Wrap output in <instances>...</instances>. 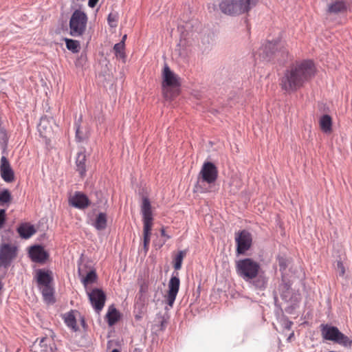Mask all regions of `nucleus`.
I'll return each instance as SVG.
<instances>
[{"label":"nucleus","instance_id":"nucleus-19","mask_svg":"<svg viewBox=\"0 0 352 352\" xmlns=\"http://www.w3.org/2000/svg\"><path fill=\"white\" fill-rule=\"evenodd\" d=\"M34 226L29 223H21L17 228V232L22 239H28L36 233Z\"/></svg>","mask_w":352,"mask_h":352},{"label":"nucleus","instance_id":"nucleus-36","mask_svg":"<svg viewBox=\"0 0 352 352\" xmlns=\"http://www.w3.org/2000/svg\"><path fill=\"white\" fill-rule=\"evenodd\" d=\"M6 221V210H0V229L3 228Z\"/></svg>","mask_w":352,"mask_h":352},{"label":"nucleus","instance_id":"nucleus-4","mask_svg":"<svg viewBox=\"0 0 352 352\" xmlns=\"http://www.w3.org/2000/svg\"><path fill=\"white\" fill-rule=\"evenodd\" d=\"M320 327L323 339L332 341L346 348L351 347L352 340L340 331L336 327L322 324Z\"/></svg>","mask_w":352,"mask_h":352},{"label":"nucleus","instance_id":"nucleus-2","mask_svg":"<svg viewBox=\"0 0 352 352\" xmlns=\"http://www.w3.org/2000/svg\"><path fill=\"white\" fill-rule=\"evenodd\" d=\"M260 270V264L250 258L240 259L236 263L237 274L247 282L255 279Z\"/></svg>","mask_w":352,"mask_h":352},{"label":"nucleus","instance_id":"nucleus-3","mask_svg":"<svg viewBox=\"0 0 352 352\" xmlns=\"http://www.w3.org/2000/svg\"><path fill=\"white\" fill-rule=\"evenodd\" d=\"M141 212L143 217L144 248L146 251L148 249L151 230L153 227V213L149 199L144 197L142 198Z\"/></svg>","mask_w":352,"mask_h":352},{"label":"nucleus","instance_id":"nucleus-45","mask_svg":"<svg viewBox=\"0 0 352 352\" xmlns=\"http://www.w3.org/2000/svg\"><path fill=\"white\" fill-rule=\"evenodd\" d=\"M79 135H80V133H78V138H79V139H80V140L81 139L80 138Z\"/></svg>","mask_w":352,"mask_h":352},{"label":"nucleus","instance_id":"nucleus-16","mask_svg":"<svg viewBox=\"0 0 352 352\" xmlns=\"http://www.w3.org/2000/svg\"><path fill=\"white\" fill-rule=\"evenodd\" d=\"M29 256L32 261L43 263L47 259L49 255L44 248L41 245H34L30 248Z\"/></svg>","mask_w":352,"mask_h":352},{"label":"nucleus","instance_id":"nucleus-43","mask_svg":"<svg viewBox=\"0 0 352 352\" xmlns=\"http://www.w3.org/2000/svg\"><path fill=\"white\" fill-rule=\"evenodd\" d=\"M126 38V35H124V36H123V38H122V41H123V42L124 43V41H125Z\"/></svg>","mask_w":352,"mask_h":352},{"label":"nucleus","instance_id":"nucleus-28","mask_svg":"<svg viewBox=\"0 0 352 352\" xmlns=\"http://www.w3.org/2000/svg\"><path fill=\"white\" fill-rule=\"evenodd\" d=\"M65 324L70 327L72 329L76 331L77 324L76 317L73 311L69 312L65 315L64 317Z\"/></svg>","mask_w":352,"mask_h":352},{"label":"nucleus","instance_id":"nucleus-15","mask_svg":"<svg viewBox=\"0 0 352 352\" xmlns=\"http://www.w3.org/2000/svg\"><path fill=\"white\" fill-rule=\"evenodd\" d=\"M69 205L78 209H85L89 207L91 202L86 195L80 192H76L69 199Z\"/></svg>","mask_w":352,"mask_h":352},{"label":"nucleus","instance_id":"nucleus-29","mask_svg":"<svg viewBox=\"0 0 352 352\" xmlns=\"http://www.w3.org/2000/svg\"><path fill=\"white\" fill-rule=\"evenodd\" d=\"M186 255V251L181 250L178 252L177 255L175 256L173 259V267L175 270H179L182 268V262Z\"/></svg>","mask_w":352,"mask_h":352},{"label":"nucleus","instance_id":"nucleus-31","mask_svg":"<svg viewBox=\"0 0 352 352\" xmlns=\"http://www.w3.org/2000/svg\"><path fill=\"white\" fill-rule=\"evenodd\" d=\"M113 50L116 57L120 58H124V43L123 41L116 43L113 47Z\"/></svg>","mask_w":352,"mask_h":352},{"label":"nucleus","instance_id":"nucleus-27","mask_svg":"<svg viewBox=\"0 0 352 352\" xmlns=\"http://www.w3.org/2000/svg\"><path fill=\"white\" fill-rule=\"evenodd\" d=\"M94 226L98 230H104L107 226L106 214L103 212L99 213L96 219Z\"/></svg>","mask_w":352,"mask_h":352},{"label":"nucleus","instance_id":"nucleus-14","mask_svg":"<svg viewBox=\"0 0 352 352\" xmlns=\"http://www.w3.org/2000/svg\"><path fill=\"white\" fill-rule=\"evenodd\" d=\"M221 11L228 15H240L238 0H221L219 3Z\"/></svg>","mask_w":352,"mask_h":352},{"label":"nucleus","instance_id":"nucleus-11","mask_svg":"<svg viewBox=\"0 0 352 352\" xmlns=\"http://www.w3.org/2000/svg\"><path fill=\"white\" fill-rule=\"evenodd\" d=\"M87 294L93 308L99 313L104 306L106 294L101 289L98 288L87 291Z\"/></svg>","mask_w":352,"mask_h":352},{"label":"nucleus","instance_id":"nucleus-10","mask_svg":"<svg viewBox=\"0 0 352 352\" xmlns=\"http://www.w3.org/2000/svg\"><path fill=\"white\" fill-rule=\"evenodd\" d=\"M235 241L236 243L237 254H243L250 248L252 238L251 234L248 231L243 230L236 233Z\"/></svg>","mask_w":352,"mask_h":352},{"label":"nucleus","instance_id":"nucleus-40","mask_svg":"<svg viewBox=\"0 0 352 352\" xmlns=\"http://www.w3.org/2000/svg\"><path fill=\"white\" fill-rule=\"evenodd\" d=\"M161 234H162V236H165V237H166L167 239H170V236H168V235H167V234H166V232H165V230H164V228H162V229L161 230Z\"/></svg>","mask_w":352,"mask_h":352},{"label":"nucleus","instance_id":"nucleus-20","mask_svg":"<svg viewBox=\"0 0 352 352\" xmlns=\"http://www.w3.org/2000/svg\"><path fill=\"white\" fill-rule=\"evenodd\" d=\"M36 280L38 287L50 285L52 281L51 272L43 270H38L36 272Z\"/></svg>","mask_w":352,"mask_h":352},{"label":"nucleus","instance_id":"nucleus-34","mask_svg":"<svg viewBox=\"0 0 352 352\" xmlns=\"http://www.w3.org/2000/svg\"><path fill=\"white\" fill-rule=\"evenodd\" d=\"M108 23L111 27H116L118 21V15L116 14L110 13L108 16Z\"/></svg>","mask_w":352,"mask_h":352},{"label":"nucleus","instance_id":"nucleus-12","mask_svg":"<svg viewBox=\"0 0 352 352\" xmlns=\"http://www.w3.org/2000/svg\"><path fill=\"white\" fill-rule=\"evenodd\" d=\"M199 174L204 182L212 184L217 179L218 170L213 163L208 162L204 164Z\"/></svg>","mask_w":352,"mask_h":352},{"label":"nucleus","instance_id":"nucleus-25","mask_svg":"<svg viewBox=\"0 0 352 352\" xmlns=\"http://www.w3.org/2000/svg\"><path fill=\"white\" fill-rule=\"evenodd\" d=\"M44 300L47 302L54 301V289L51 285L39 287Z\"/></svg>","mask_w":352,"mask_h":352},{"label":"nucleus","instance_id":"nucleus-8","mask_svg":"<svg viewBox=\"0 0 352 352\" xmlns=\"http://www.w3.org/2000/svg\"><path fill=\"white\" fill-rule=\"evenodd\" d=\"M283 48H284V43L280 41H268L259 48L256 56H258L262 60L269 61L273 55L278 53V50Z\"/></svg>","mask_w":352,"mask_h":352},{"label":"nucleus","instance_id":"nucleus-18","mask_svg":"<svg viewBox=\"0 0 352 352\" xmlns=\"http://www.w3.org/2000/svg\"><path fill=\"white\" fill-rule=\"evenodd\" d=\"M86 160L87 156L85 155V151L81 150L78 152L76 158V170L82 177H84L86 174Z\"/></svg>","mask_w":352,"mask_h":352},{"label":"nucleus","instance_id":"nucleus-26","mask_svg":"<svg viewBox=\"0 0 352 352\" xmlns=\"http://www.w3.org/2000/svg\"><path fill=\"white\" fill-rule=\"evenodd\" d=\"M346 10L345 3L344 1H338L329 6L328 12L329 13L337 14L343 12Z\"/></svg>","mask_w":352,"mask_h":352},{"label":"nucleus","instance_id":"nucleus-38","mask_svg":"<svg viewBox=\"0 0 352 352\" xmlns=\"http://www.w3.org/2000/svg\"><path fill=\"white\" fill-rule=\"evenodd\" d=\"M7 133L3 128H0V140L6 142L7 141Z\"/></svg>","mask_w":352,"mask_h":352},{"label":"nucleus","instance_id":"nucleus-33","mask_svg":"<svg viewBox=\"0 0 352 352\" xmlns=\"http://www.w3.org/2000/svg\"><path fill=\"white\" fill-rule=\"evenodd\" d=\"M47 119L45 118H42L41 120V122L38 124V131H40L41 133H43V135L44 136H46L47 133Z\"/></svg>","mask_w":352,"mask_h":352},{"label":"nucleus","instance_id":"nucleus-21","mask_svg":"<svg viewBox=\"0 0 352 352\" xmlns=\"http://www.w3.org/2000/svg\"><path fill=\"white\" fill-rule=\"evenodd\" d=\"M106 318L108 324L109 326H113L120 320V314L113 306H111L109 308Z\"/></svg>","mask_w":352,"mask_h":352},{"label":"nucleus","instance_id":"nucleus-5","mask_svg":"<svg viewBox=\"0 0 352 352\" xmlns=\"http://www.w3.org/2000/svg\"><path fill=\"white\" fill-rule=\"evenodd\" d=\"M162 87L165 96L173 97L177 94V93L169 94V89H177L180 87V78L172 72L170 67L165 65L162 72Z\"/></svg>","mask_w":352,"mask_h":352},{"label":"nucleus","instance_id":"nucleus-35","mask_svg":"<svg viewBox=\"0 0 352 352\" xmlns=\"http://www.w3.org/2000/svg\"><path fill=\"white\" fill-rule=\"evenodd\" d=\"M336 270L338 272L339 276H344L345 274V267L341 261L336 262Z\"/></svg>","mask_w":352,"mask_h":352},{"label":"nucleus","instance_id":"nucleus-7","mask_svg":"<svg viewBox=\"0 0 352 352\" xmlns=\"http://www.w3.org/2000/svg\"><path fill=\"white\" fill-rule=\"evenodd\" d=\"M18 247L14 243H3L0 245V267L7 270L17 258Z\"/></svg>","mask_w":352,"mask_h":352},{"label":"nucleus","instance_id":"nucleus-32","mask_svg":"<svg viewBox=\"0 0 352 352\" xmlns=\"http://www.w3.org/2000/svg\"><path fill=\"white\" fill-rule=\"evenodd\" d=\"M97 279V275L95 271H90L87 276L83 278L82 283L86 287L88 284L94 283Z\"/></svg>","mask_w":352,"mask_h":352},{"label":"nucleus","instance_id":"nucleus-37","mask_svg":"<svg viewBox=\"0 0 352 352\" xmlns=\"http://www.w3.org/2000/svg\"><path fill=\"white\" fill-rule=\"evenodd\" d=\"M148 283L147 281L143 280L140 283V293L146 294L148 292Z\"/></svg>","mask_w":352,"mask_h":352},{"label":"nucleus","instance_id":"nucleus-1","mask_svg":"<svg viewBox=\"0 0 352 352\" xmlns=\"http://www.w3.org/2000/svg\"><path fill=\"white\" fill-rule=\"evenodd\" d=\"M316 72L315 65L311 60L296 62L285 71L280 78L279 85L286 93L295 92L309 81Z\"/></svg>","mask_w":352,"mask_h":352},{"label":"nucleus","instance_id":"nucleus-6","mask_svg":"<svg viewBox=\"0 0 352 352\" xmlns=\"http://www.w3.org/2000/svg\"><path fill=\"white\" fill-rule=\"evenodd\" d=\"M87 17L85 13L80 10H75L69 20L70 35L72 36H82L86 29Z\"/></svg>","mask_w":352,"mask_h":352},{"label":"nucleus","instance_id":"nucleus-17","mask_svg":"<svg viewBox=\"0 0 352 352\" xmlns=\"http://www.w3.org/2000/svg\"><path fill=\"white\" fill-rule=\"evenodd\" d=\"M0 170L1 176L5 182H12L14 181V171L12 170L8 160L4 156H2L1 158Z\"/></svg>","mask_w":352,"mask_h":352},{"label":"nucleus","instance_id":"nucleus-22","mask_svg":"<svg viewBox=\"0 0 352 352\" xmlns=\"http://www.w3.org/2000/svg\"><path fill=\"white\" fill-rule=\"evenodd\" d=\"M258 1V0H238L241 14L248 12Z\"/></svg>","mask_w":352,"mask_h":352},{"label":"nucleus","instance_id":"nucleus-42","mask_svg":"<svg viewBox=\"0 0 352 352\" xmlns=\"http://www.w3.org/2000/svg\"><path fill=\"white\" fill-rule=\"evenodd\" d=\"M111 352H120V351L118 349H114L112 350Z\"/></svg>","mask_w":352,"mask_h":352},{"label":"nucleus","instance_id":"nucleus-44","mask_svg":"<svg viewBox=\"0 0 352 352\" xmlns=\"http://www.w3.org/2000/svg\"><path fill=\"white\" fill-rule=\"evenodd\" d=\"M78 133H80L79 129L76 131V138H78Z\"/></svg>","mask_w":352,"mask_h":352},{"label":"nucleus","instance_id":"nucleus-41","mask_svg":"<svg viewBox=\"0 0 352 352\" xmlns=\"http://www.w3.org/2000/svg\"><path fill=\"white\" fill-rule=\"evenodd\" d=\"M260 283H261L260 281H257V282H256V285L257 287H262V286H263L264 283H263V282H262V285H261V284H260Z\"/></svg>","mask_w":352,"mask_h":352},{"label":"nucleus","instance_id":"nucleus-23","mask_svg":"<svg viewBox=\"0 0 352 352\" xmlns=\"http://www.w3.org/2000/svg\"><path fill=\"white\" fill-rule=\"evenodd\" d=\"M320 127L321 130L326 133H330L332 131V119L329 115H324L320 119Z\"/></svg>","mask_w":352,"mask_h":352},{"label":"nucleus","instance_id":"nucleus-13","mask_svg":"<svg viewBox=\"0 0 352 352\" xmlns=\"http://www.w3.org/2000/svg\"><path fill=\"white\" fill-rule=\"evenodd\" d=\"M54 345L53 339L51 337L45 336L39 340L36 339L31 346V351L32 352H54L53 351Z\"/></svg>","mask_w":352,"mask_h":352},{"label":"nucleus","instance_id":"nucleus-9","mask_svg":"<svg viewBox=\"0 0 352 352\" xmlns=\"http://www.w3.org/2000/svg\"><path fill=\"white\" fill-rule=\"evenodd\" d=\"M180 287V280L178 277V273L175 276L173 275L168 283V289L164 296V301L170 308L173 307L175 299L178 294Z\"/></svg>","mask_w":352,"mask_h":352},{"label":"nucleus","instance_id":"nucleus-24","mask_svg":"<svg viewBox=\"0 0 352 352\" xmlns=\"http://www.w3.org/2000/svg\"><path fill=\"white\" fill-rule=\"evenodd\" d=\"M12 201L11 192L8 189L0 191V206L8 208Z\"/></svg>","mask_w":352,"mask_h":352},{"label":"nucleus","instance_id":"nucleus-30","mask_svg":"<svg viewBox=\"0 0 352 352\" xmlns=\"http://www.w3.org/2000/svg\"><path fill=\"white\" fill-rule=\"evenodd\" d=\"M67 48L74 53H77L80 50V43L78 41L65 38Z\"/></svg>","mask_w":352,"mask_h":352},{"label":"nucleus","instance_id":"nucleus-39","mask_svg":"<svg viewBox=\"0 0 352 352\" xmlns=\"http://www.w3.org/2000/svg\"><path fill=\"white\" fill-rule=\"evenodd\" d=\"M99 0H89L88 1V6L90 7V8H94L96 4L98 3Z\"/></svg>","mask_w":352,"mask_h":352}]
</instances>
